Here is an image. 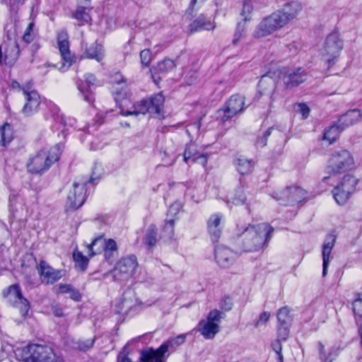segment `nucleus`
Wrapping results in <instances>:
<instances>
[{
    "label": "nucleus",
    "instance_id": "obj_1",
    "mask_svg": "<svg viewBox=\"0 0 362 362\" xmlns=\"http://www.w3.org/2000/svg\"><path fill=\"white\" fill-rule=\"evenodd\" d=\"M272 233L273 228L267 223L238 226L237 228V235L246 252L262 249L270 240Z\"/></svg>",
    "mask_w": 362,
    "mask_h": 362
},
{
    "label": "nucleus",
    "instance_id": "obj_2",
    "mask_svg": "<svg viewBox=\"0 0 362 362\" xmlns=\"http://www.w3.org/2000/svg\"><path fill=\"white\" fill-rule=\"evenodd\" d=\"M62 148L63 146L61 144L51 148H42L29 158L27 163L28 171L38 174L47 170L54 163L59 160Z\"/></svg>",
    "mask_w": 362,
    "mask_h": 362
},
{
    "label": "nucleus",
    "instance_id": "obj_3",
    "mask_svg": "<svg viewBox=\"0 0 362 362\" xmlns=\"http://www.w3.org/2000/svg\"><path fill=\"white\" fill-rule=\"evenodd\" d=\"M354 158L346 150H341L333 153L329 159L325 173L329 176H324L322 182H325L332 179L336 174L346 172L354 167Z\"/></svg>",
    "mask_w": 362,
    "mask_h": 362
},
{
    "label": "nucleus",
    "instance_id": "obj_4",
    "mask_svg": "<svg viewBox=\"0 0 362 362\" xmlns=\"http://www.w3.org/2000/svg\"><path fill=\"white\" fill-rule=\"evenodd\" d=\"M18 351L24 362H62L50 347L43 345L30 344Z\"/></svg>",
    "mask_w": 362,
    "mask_h": 362
},
{
    "label": "nucleus",
    "instance_id": "obj_5",
    "mask_svg": "<svg viewBox=\"0 0 362 362\" xmlns=\"http://www.w3.org/2000/svg\"><path fill=\"white\" fill-rule=\"evenodd\" d=\"M344 47L339 34L333 32L327 36L319 48V55L322 60L330 64L339 57Z\"/></svg>",
    "mask_w": 362,
    "mask_h": 362
},
{
    "label": "nucleus",
    "instance_id": "obj_6",
    "mask_svg": "<svg viewBox=\"0 0 362 362\" xmlns=\"http://www.w3.org/2000/svg\"><path fill=\"white\" fill-rule=\"evenodd\" d=\"M286 25L277 10L261 20L253 32V36L255 38L267 37L281 30Z\"/></svg>",
    "mask_w": 362,
    "mask_h": 362
},
{
    "label": "nucleus",
    "instance_id": "obj_7",
    "mask_svg": "<svg viewBox=\"0 0 362 362\" xmlns=\"http://www.w3.org/2000/svg\"><path fill=\"white\" fill-rule=\"evenodd\" d=\"M221 319V313L218 310H213L209 313L206 319H203L199 322L197 330L204 339H214L219 332Z\"/></svg>",
    "mask_w": 362,
    "mask_h": 362
},
{
    "label": "nucleus",
    "instance_id": "obj_8",
    "mask_svg": "<svg viewBox=\"0 0 362 362\" xmlns=\"http://www.w3.org/2000/svg\"><path fill=\"white\" fill-rule=\"evenodd\" d=\"M279 76L287 89H291L305 82L308 74L303 68L282 67L279 70Z\"/></svg>",
    "mask_w": 362,
    "mask_h": 362
},
{
    "label": "nucleus",
    "instance_id": "obj_9",
    "mask_svg": "<svg viewBox=\"0 0 362 362\" xmlns=\"http://www.w3.org/2000/svg\"><path fill=\"white\" fill-rule=\"evenodd\" d=\"M3 295L11 305L20 311L23 317L28 314L30 310V303L23 296L21 288L18 284H13L8 287L4 291Z\"/></svg>",
    "mask_w": 362,
    "mask_h": 362
},
{
    "label": "nucleus",
    "instance_id": "obj_10",
    "mask_svg": "<svg viewBox=\"0 0 362 362\" xmlns=\"http://www.w3.org/2000/svg\"><path fill=\"white\" fill-rule=\"evenodd\" d=\"M138 265L135 255H131L123 257L117 263L113 271V276L118 280L128 279L134 274Z\"/></svg>",
    "mask_w": 362,
    "mask_h": 362
},
{
    "label": "nucleus",
    "instance_id": "obj_11",
    "mask_svg": "<svg viewBox=\"0 0 362 362\" xmlns=\"http://www.w3.org/2000/svg\"><path fill=\"white\" fill-rule=\"evenodd\" d=\"M87 248L90 257H93L104 251L105 257L108 261L111 259L113 252H116L117 250V243L114 240H105L102 237H98L93 240V242L88 245Z\"/></svg>",
    "mask_w": 362,
    "mask_h": 362
},
{
    "label": "nucleus",
    "instance_id": "obj_12",
    "mask_svg": "<svg viewBox=\"0 0 362 362\" xmlns=\"http://www.w3.org/2000/svg\"><path fill=\"white\" fill-rule=\"evenodd\" d=\"M279 193L286 194V204L300 203L308 199V192L298 186H293L286 189H278L271 193V197L277 201H284V197H279Z\"/></svg>",
    "mask_w": 362,
    "mask_h": 362
},
{
    "label": "nucleus",
    "instance_id": "obj_13",
    "mask_svg": "<svg viewBox=\"0 0 362 362\" xmlns=\"http://www.w3.org/2000/svg\"><path fill=\"white\" fill-rule=\"evenodd\" d=\"M86 181H77L73 184L66 202V207L69 209H76L81 206L86 200Z\"/></svg>",
    "mask_w": 362,
    "mask_h": 362
},
{
    "label": "nucleus",
    "instance_id": "obj_14",
    "mask_svg": "<svg viewBox=\"0 0 362 362\" xmlns=\"http://www.w3.org/2000/svg\"><path fill=\"white\" fill-rule=\"evenodd\" d=\"M21 89L25 97V104L22 112L25 116H30L37 110L40 103V98L30 83L23 86Z\"/></svg>",
    "mask_w": 362,
    "mask_h": 362
},
{
    "label": "nucleus",
    "instance_id": "obj_15",
    "mask_svg": "<svg viewBox=\"0 0 362 362\" xmlns=\"http://www.w3.org/2000/svg\"><path fill=\"white\" fill-rule=\"evenodd\" d=\"M37 270L41 281L46 284H53L63 276L61 270L53 269L45 261H40L37 266Z\"/></svg>",
    "mask_w": 362,
    "mask_h": 362
},
{
    "label": "nucleus",
    "instance_id": "obj_16",
    "mask_svg": "<svg viewBox=\"0 0 362 362\" xmlns=\"http://www.w3.org/2000/svg\"><path fill=\"white\" fill-rule=\"evenodd\" d=\"M208 155L201 153L198 150V146L194 144H188L184 152V160L187 163H197L202 166H205L207 163Z\"/></svg>",
    "mask_w": 362,
    "mask_h": 362
},
{
    "label": "nucleus",
    "instance_id": "obj_17",
    "mask_svg": "<svg viewBox=\"0 0 362 362\" xmlns=\"http://www.w3.org/2000/svg\"><path fill=\"white\" fill-rule=\"evenodd\" d=\"M245 98L240 95H232L224 109V117L231 118L242 112L245 108Z\"/></svg>",
    "mask_w": 362,
    "mask_h": 362
},
{
    "label": "nucleus",
    "instance_id": "obj_18",
    "mask_svg": "<svg viewBox=\"0 0 362 362\" xmlns=\"http://www.w3.org/2000/svg\"><path fill=\"white\" fill-rule=\"evenodd\" d=\"M57 45L62 58L64 62V66L66 64L69 67L72 63L73 57L69 50V36L66 32L62 30L58 33Z\"/></svg>",
    "mask_w": 362,
    "mask_h": 362
},
{
    "label": "nucleus",
    "instance_id": "obj_19",
    "mask_svg": "<svg viewBox=\"0 0 362 362\" xmlns=\"http://www.w3.org/2000/svg\"><path fill=\"white\" fill-rule=\"evenodd\" d=\"M224 216L221 213H215L207 221V229L214 241L217 240L222 233V223Z\"/></svg>",
    "mask_w": 362,
    "mask_h": 362
},
{
    "label": "nucleus",
    "instance_id": "obj_20",
    "mask_svg": "<svg viewBox=\"0 0 362 362\" xmlns=\"http://www.w3.org/2000/svg\"><path fill=\"white\" fill-rule=\"evenodd\" d=\"M168 354L160 345L158 349H148L141 352V362H165Z\"/></svg>",
    "mask_w": 362,
    "mask_h": 362
},
{
    "label": "nucleus",
    "instance_id": "obj_21",
    "mask_svg": "<svg viewBox=\"0 0 362 362\" xmlns=\"http://www.w3.org/2000/svg\"><path fill=\"white\" fill-rule=\"evenodd\" d=\"M237 254L225 246H218L215 249V258L221 267H228L235 261Z\"/></svg>",
    "mask_w": 362,
    "mask_h": 362
},
{
    "label": "nucleus",
    "instance_id": "obj_22",
    "mask_svg": "<svg viewBox=\"0 0 362 362\" xmlns=\"http://www.w3.org/2000/svg\"><path fill=\"white\" fill-rule=\"evenodd\" d=\"M276 83L269 76H263L258 84V94L267 96L270 101L274 100Z\"/></svg>",
    "mask_w": 362,
    "mask_h": 362
},
{
    "label": "nucleus",
    "instance_id": "obj_23",
    "mask_svg": "<svg viewBox=\"0 0 362 362\" xmlns=\"http://www.w3.org/2000/svg\"><path fill=\"white\" fill-rule=\"evenodd\" d=\"M362 119V112L358 109H353L347 111L342 115L338 119V124L340 125L341 130L357 124Z\"/></svg>",
    "mask_w": 362,
    "mask_h": 362
},
{
    "label": "nucleus",
    "instance_id": "obj_24",
    "mask_svg": "<svg viewBox=\"0 0 362 362\" xmlns=\"http://www.w3.org/2000/svg\"><path fill=\"white\" fill-rule=\"evenodd\" d=\"M85 83L82 82L78 85V89L83 97V99L88 103L94 101V95L90 89V86H95L97 83L95 76L91 74H87L85 76Z\"/></svg>",
    "mask_w": 362,
    "mask_h": 362
},
{
    "label": "nucleus",
    "instance_id": "obj_25",
    "mask_svg": "<svg viewBox=\"0 0 362 362\" xmlns=\"http://www.w3.org/2000/svg\"><path fill=\"white\" fill-rule=\"evenodd\" d=\"M303 6L300 3L292 1L284 6L283 8L279 9L278 11L288 24L289 22L295 19L302 11Z\"/></svg>",
    "mask_w": 362,
    "mask_h": 362
},
{
    "label": "nucleus",
    "instance_id": "obj_26",
    "mask_svg": "<svg viewBox=\"0 0 362 362\" xmlns=\"http://www.w3.org/2000/svg\"><path fill=\"white\" fill-rule=\"evenodd\" d=\"M336 238L333 235L327 236L322 246V276H325L327 272V268L330 262V255L334 246Z\"/></svg>",
    "mask_w": 362,
    "mask_h": 362
},
{
    "label": "nucleus",
    "instance_id": "obj_27",
    "mask_svg": "<svg viewBox=\"0 0 362 362\" xmlns=\"http://www.w3.org/2000/svg\"><path fill=\"white\" fill-rule=\"evenodd\" d=\"M215 27L214 21L211 18L201 15L189 25V31L193 33L204 30H214Z\"/></svg>",
    "mask_w": 362,
    "mask_h": 362
},
{
    "label": "nucleus",
    "instance_id": "obj_28",
    "mask_svg": "<svg viewBox=\"0 0 362 362\" xmlns=\"http://www.w3.org/2000/svg\"><path fill=\"white\" fill-rule=\"evenodd\" d=\"M105 57L103 47L98 43L92 44L86 49L83 53V57L95 59L98 62H101Z\"/></svg>",
    "mask_w": 362,
    "mask_h": 362
},
{
    "label": "nucleus",
    "instance_id": "obj_29",
    "mask_svg": "<svg viewBox=\"0 0 362 362\" xmlns=\"http://www.w3.org/2000/svg\"><path fill=\"white\" fill-rule=\"evenodd\" d=\"M186 340V334H182L175 337H172L161 344L167 354L174 352L180 346L183 344Z\"/></svg>",
    "mask_w": 362,
    "mask_h": 362
},
{
    "label": "nucleus",
    "instance_id": "obj_30",
    "mask_svg": "<svg viewBox=\"0 0 362 362\" xmlns=\"http://www.w3.org/2000/svg\"><path fill=\"white\" fill-rule=\"evenodd\" d=\"M13 139V130L12 127L5 123L0 127V146H7Z\"/></svg>",
    "mask_w": 362,
    "mask_h": 362
},
{
    "label": "nucleus",
    "instance_id": "obj_31",
    "mask_svg": "<svg viewBox=\"0 0 362 362\" xmlns=\"http://www.w3.org/2000/svg\"><path fill=\"white\" fill-rule=\"evenodd\" d=\"M237 170L241 175H247L252 171L254 163L244 157H239L235 161Z\"/></svg>",
    "mask_w": 362,
    "mask_h": 362
},
{
    "label": "nucleus",
    "instance_id": "obj_32",
    "mask_svg": "<svg viewBox=\"0 0 362 362\" xmlns=\"http://www.w3.org/2000/svg\"><path fill=\"white\" fill-rule=\"evenodd\" d=\"M149 111H152L150 103L147 100H144L138 103L133 110L122 111V114L124 116L138 115L139 114L145 115Z\"/></svg>",
    "mask_w": 362,
    "mask_h": 362
},
{
    "label": "nucleus",
    "instance_id": "obj_33",
    "mask_svg": "<svg viewBox=\"0 0 362 362\" xmlns=\"http://www.w3.org/2000/svg\"><path fill=\"white\" fill-rule=\"evenodd\" d=\"M343 130H341L340 125L338 122L336 124L332 125L329 129H326L324 133L323 139L327 141L329 144L334 142L339 136L340 133Z\"/></svg>",
    "mask_w": 362,
    "mask_h": 362
},
{
    "label": "nucleus",
    "instance_id": "obj_34",
    "mask_svg": "<svg viewBox=\"0 0 362 362\" xmlns=\"http://www.w3.org/2000/svg\"><path fill=\"white\" fill-rule=\"evenodd\" d=\"M332 194L336 202L339 205H343L346 203L351 194L350 192H347L345 189L341 188L339 185L333 189Z\"/></svg>",
    "mask_w": 362,
    "mask_h": 362
},
{
    "label": "nucleus",
    "instance_id": "obj_35",
    "mask_svg": "<svg viewBox=\"0 0 362 362\" xmlns=\"http://www.w3.org/2000/svg\"><path fill=\"white\" fill-rule=\"evenodd\" d=\"M357 184L358 180L354 175H346L343 177L341 182L338 185L352 194Z\"/></svg>",
    "mask_w": 362,
    "mask_h": 362
},
{
    "label": "nucleus",
    "instance_id": "obj_36",
    "mask_svg": "<svg viewBox=\"0 0 362 362\" xmlns=\"http://www.w3.org/2000/svg\"><path fill=\"white\" fill-rule=\"evenodd\" d=\"M150 106L152 111H154L156 114L160 115L162 112L165 98L161 93L155 95L151 98L150 100Z\"/></svg>",
    "mask_w": 362,
    "mask_h": 362
},
{
    "label": "nucleus",
    "instance_id": "obj_37",
    "mask_svg": "<svg viewBox=\"0 0 362 362\" xmlns=\"http://www.w3.org/2000/svg\"><path fill=\"white\" fill-rule=\"evenodd\" d=\"M73 258L75 262L76 267L78 269L82 271H84L86 269L88 263V259L84 256L81 252L75 250L73 253Z\"/></svg>",
    "mask_w": 362,
    "mask_h": 362
},
{
    "label": "nucleus",
    "instance_id": "obj_38",
    "mask_svg": "<svg viewBox=\"0 0 362 362\" xmlns=\"http://www.w3.org/2000/svg\"><path fill=\"white\" fill-rule=\"evenodd\" d=\"M355 320L359 327L362 328V298H356L353 303Z\"/></svg>",
    "mask_w": 362,
    "mask_h": 362
},
{
    "label": "nucleus",
    "instance_id": "obj_39",
    "mask_svg": "<svg viewBox=\"0 0 362 362\" xmlns=\"http://www.w3.org/2000/svg\"><path fill=\"white\" fill-rule=\"evenodd\" d=\"M279 325H291L292 320L290 310L287 307L281 308L277 313Z\"/></svg>",
    "mask_w": 362,
    "mask_h": 362
},
{
    "label": "nucleus",
    "instance_id": "obj_40",
    "mask_svg": "<svg viewBox=\"0 0 362 362\" xmlns=\"http://www.w3.org/2000/svg\"><path fill=\"white\" fill-rule=\"evenodd\" d=\"M175 67L174 61L170 59H165L158 63L156 68L158 73H167L173 70Z\"/></svg>",
    "mask_w": 362,
    "mask_h": 362
},
{
    "label": "nucleus",
    "instance_id": "obj_41",
    "mask_svg": "<svg viewBox=\"0 0 362 362\" xmlns=\"http://www.w3.org/2000/svg\"><path fill=\"white\" fill-rule=\"evenodd\" d=\"M144 242L149 246H154L156 243V228L155 226H150L146 233Z\"/></svg>",
    "mask_w": 362,
    "mask_h": 362
},
{
    "label": "nucleus",
    "instance_id": "obj_42",
    "mask_svg": "<svg viewBox=\"0 0 362 362\" xmlns=\"http://www.w3.org/2000/svg\"><path fill=\"white\" fill-rule=\"evenodd\" d=\"M175 219H167L163 226V236L166 238H172L174 235Z\"/></svg>",
    "mask_w": 362,
    "mask_h": 362
},
{
    "label": "nucleus",
    "instance_id": "obj_43",
    "mask_svg": "<svg viewBox=\"0 0 362 362\" xmlns=\"http://www.w3.org/2000/svg\"><path fill=\"white\" fill-rule=\"evenodd\" d=\"M74 18L81 23H88L90 21V14L86 11L85 8H78L74 15Z\"/></svg>",
    "mask_w": 362,
    "mask_h": 362
},
{
    "label": "nucleus",
    "instance_id": "obj_44",
    "mask_svg": "<svg viewBox=\"0 0 362 362\" xmlns=\"http://www.w3.org/2000/svg\"><path fill=\"white\" fill-rule=\"evenodd\" d=\"M253 11V4L251 0H245L243 4L241 15L245 18V21L249 19L250 15Z\"/></svg>",
    "mask_w": 362,
    "mask_h": 362
},
{
    "label": "nucleus",
    "instance_id": "obj_45",
    "mask_svg": "<svg viewBox=\"0 0 362 362\" xmlns=\"http://www.w3.org/2000/svg\"><path fill=\"white\" fill-rule=\"evenodd\" d=\"M34 37H35L34 23L30 22L25 30V33L23 36V40L25 42L29 43L33 40Z\"/></svg>",
    "mask_w": 362,
    "mask_h": 362
},
{
    "label": "nucleus",
    "instance_id": "obj_46",
    "mask_svg": "<svg viewBox=\"0 0 362 362\" xmlns=\"http://www.w3.org/2000/svg\"><path fill=\"white\" fill-rule=\"evenodd\" d=\"M290 325H278V339L285 341L289 335Z\"/></svg>",
    "mask_w": 362,
    "mask_h": 362
},
{
    "label": "nucleus",
    "instance_id": "obj_47",
    "mask_svg": "<svg viewBox=\"0 0 362 362\" xmlns=\"http://www.w3.org/2000/svg\"><path fill=\"white\" fill-rule=\"evenodd\" d=\"M245 25L242 23H238L235 30V32L234 33L233 40V44L234 45H236L238 42L241 39L244 32H245Z\"/></svg>",
    "mask_w": 362,
    "mask_h": 362
},
{
    "label": "nucleus",
    "instance_id": "obj_48",
    "mask_svg": "<svg viewBox=\"0 0 362 362\" xmlns=\"http://www.w3.org/2000/svg\"><path fill=\"white\" fill-rule=\"evenodd\" d=\"M317 349L319 354V358L322 362L329 361V355L326 352L325 345L322 342H317Z\"/></svg>",
    "mask_w": 362,
    "mask_h": 362
},
{
    "label": "nucleus",
    "instance_id": "obj_49",
    "mask_svg": "<svg viewBox=\"0 0 362 362\" xmlns=\"http://www.w3.org/2000/svg\"><path fill=\"white\" fill-rule=\"evenodd\" d=\"M141 63L143 66H148L151 61V53L149 49H144L140 53Z\"/></svg>",
    "mask_w": 362,
    "mask_h": 362
},
{
    "label": "nucleus",
    "instance_id": "obj_50",
    "mask_svg": "<svg viewBox=\"0 0 362 362\" xmlns=\"http://www.w3.org/2000/svg\"><path fill=\"white\" fill-rule=\"evenodd\" d=\"M280 341L281 340L278 339V340L272 344L277 362H283V356L281 354V345Z\"/></svg>",
    "mask_w": 362,
    "mask_h": 362
},
{
    "label": "nucleus",
    "instance_id": "obj_51",
    "mask_svg": "<svg viewBox=\"0 0 362 362\" xmlns=\"http://www.w3.org/2000/svg\"><path fill=\"white\" fill-rule=\"evenodd\" d=\"M93 339L81 340L78 343V348L81 351H86L93 346Z\"/></svg>",
    "mask_w": 362,
    "mask_h": 362
},
{
    "label": "nucleus",
    "instance_id": "obj_52",
    "mask_svg": "<svg viewBox=\"0 0 362 362\" xmlns=\"http://www.w3.org/2000/svg\"><path fill=\"white\" fill-rule=\"evenodd\" d=\"M270 318V313L269 312H263L259 317V319L255 322V327H259L261 324H265Z\"/></svg>",
    "mask_w": 362,
    "mask_h": 362
},
{
    "label": "nucleus",
    "instance_id": "obj_53",
    "mask_svg": "<svg viewBox=\"0 0 362 362\" xmlns=\"http://www.w3.org/2000/svg\"><path fill=\"white\" fill-rule=\"evenodd\" d=\"M297 111L301 114L303 119H306L309 115L310 108L307 105L304 103H300L298 105Z\"/></svg>",
    "mask_w": 362,
    "mask_h": 362
},
{
    "label": "nucleus",
    "instance_id": "obj_54",
    "mask_svg": "<svg viewBox=\"0 0 362 362\" xmlns=\"http://www.w3.org/2000/svg\"><path fill=\"white\" fill-rule=\"evenodd\" d=\"M56 292L59 293H66L71 291V287L67 284H59L55 287Z\"/></svg>",
    "mask_w": 362,
    "mask_h": 362
},
{
    "label": "nucleus",
    "instance_id": "obj_55",
    "mask_svg": "<svg viewBox=\"0 0 362 362\" xmlns=\"http://www.w3.org/2000/svg\"><path fill=\"white\" fill-rule=\"evenodd\" d=\"M181 206L179 203H174L170 206L168 213L171 215H176L180 211Z\"/></svg>",
    "mask_w": 362,
    "mask_h": 362
},
{
    "label": "nucleus",
    "instance_id": "obj_56",
    "mask_svg": "<svg viewBox=\"0 0 362 362\" xmlns=\"http://www.w3.org/2000/svg\"><path fill=\"white\" fill-rule=\"evenodd\" d=\"M272 129H268L264 133V139H259L257 141V144L261 146H264L266 145V140L267 138L271 134Z\"/></svg>",
    "mask_w": 362,
    "mask_h": 362
},
{
    "label": "nucleus",
    "instance_id": "obj_57",
    "mask_svg": "<svg viewBox=\"0 0 362 362\" xmlns=\"http://www.w3.org/2000/svg\"><path fill=\"white\" fill-rule=\"evenodd\" d=\"M70 293V296L71 298L74 300L75 301H78L80 300L81 299V294L79 293L78 291H76L75 290H73L72 288L71 289V291H69Z\"/></svg>",
    "mask_w": 362,
    "mask_h": 362
},
{
    "label": "nucleus",
    "instance_id": "obj_58",
    "mask_svg": "<svg viewBox=\"0 0 362 362\" xmlns=\"http://www.w3.org/2000/svg\"><path fill=\"white\" fill-rule=\"evenodd\" d=\"M117 362H132L131 360L125 355L124 353L121 352L118 355Z\"/></svg>",
    "mask_w": 362,
    "mask_h": 362
},
{
    "label": "nucleus",
    "instance_id": "obj_59",
    "mask_svg": "<svg viewBox=\"0 0 362 362\" xmlns=\"http://www.w3.org/2000/svg\"><path fill=\"white\" fill-rule=\"evenodd\" d=\"M278 197H284V201H280V202H281L282 204H286V198H287V195H286V194H284L279 193Z\"/></svg>",
    "mask_w": 362,
    "mask_h": 362
},
{
    "label": "nucleus",
    "instance_id": "obj_60",
    "mask_svg": "<svg viewBox=\"0 0 362 362\" xmlns=\"http://www.w3.org/2000/svg\"><path fill=\"white\" fill-rule=\"evenodd\" d=\"M11 87L14 89L21 88L20 84L17 81H13L11 83Z\"/></svg>",
    "mask_w": 362,
    "mask_h": 362
},
{
    "label": "nucleus",
    "instance_id": "obj_61",
    "mask_svg": "<svg viewBox=\"0 0 362 362\" xmlns=\"http://www.w3.org/2000/svg\"><path fill=\"white\" fill-rule=\"evenodd\" d=\"M197 0H192L191 2H190V6H189V8H193V7L194 6L195 4L197 3Z\"/></svg>",
    "mask_w": 362,
    "mask_h": 362
},
{
    "label": "nucleus",
    "instance_id": "obj_62",
    "mask_svg": "<svg viewBox=\"0 0 362 362\" xmlns=\"http://www.w3.org/2000/svg\"><path fill=\"white\" fill-rule=\"evenodd\" d=\"M55 315H56L57 316H61V315H62V311H61V310H57V311H55Z\"/></svg>",
    "mask_w": 362,
    "mask_h": 362
},
{
    "label": "nucleus",
    "instance_id": "obj_63",
    "mask_svg": "<svg viewBox=\"0 0 362 362\" xmlns=\"http://www.w3.org/2000/svg\"><path fill=\"white\" fill-rule=\"evenodd\" d=\"M360 331H361V346H362V328L360 327Z\"/></svg>",
    "mask_w": 362,
    "mask_h": 362
},
{
    "label": "nucleus",
    "instance_id": "obj_64",
    "mask_svg": "<svg viewBox=\"0 0 362 362\" xmlns=\"http://www.w3.org/2000/svg\"><path fill=\"white\" fill-rule=\"evenodd\" d=\"M95 178L93 177V176H92L90 180H89V182H93L94 181Z\"/></svg>",
    "mask_w": 362,
    "mask_h": 362
}]
</instances>
